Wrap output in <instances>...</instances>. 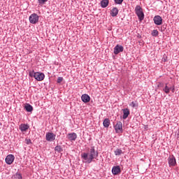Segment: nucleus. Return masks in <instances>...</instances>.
Returning a JSON list of instances; mask_svg holds the SVG:
<instances>
[{
	"mask_svg": "<svg viewBox=\"0 0 179 179\" xmlns=\"http://www.w3.org/2000/svg\"><path fill=\"white\" fill-rule=\"evenodd\" d=\"M122 150L117 149L116 150H115V156H120V155H122Z\"/></svg>",
	"mask_w": 179,
	"mask_h": 179,
	"instance_id": "obj_22",
	"label": "nucleus"
},
{
	"mask_svg": "<svg viewBox=\"0 0 179 179\" xmlns=\"http://www.w3.org/2000/svg\"><path fill=\"white\" fill-rule=\"evenodd\" d=\"M25 143H27V145H31V140H30L29 138H26Z\"/></svg>",
	"mask_w": 179,
	"mask_h": 179,
	"instance_id": "obj_28",
	"label": "nucleus"
},
{
	"mask_svg": "<svg viewBox=\"0 0 179 179\" xmlns=\"http://www.w3.org/2000/svg\"><path fill=\"white\" fill-rule=\"evenodd\" d=\"M99 156V153L94 150V147H92L90 150V153H83L81 157L85 160V163H92L93 159H96Z\"/></svg>",
	"mask_w": 179,
	"mask_h": 179,
	"instance_id": "obj_1",
	"label": "nucleus"
},
{
	"mask_svg": "<svg viewBox=\"0 0 179 179\" xmlns=\"http://www.w3.org/2000/svg\"><path fill=\"white\" fill-rule=\"evenodd\" d=\"M130 106H131V107H133V108H135V107H138V103L132 101L130 103Z\"/></svg>",
	"mask_w": 179,
	"mask_h": 179,
	"instance_id": "obj_26",
	"label": "nucleus"
},
{
	"mask_svg": "<svg viewBox=\"0 0 179 179\" xmlns=\"http://www.w3.org/2000/svg\"><path fill=\"white\" fill-rule=\"evenodd\" d=\"M20 131H22V132H26L27 131V129H29V125L27 124H21L20 126Z\"/></svg>",
	"mask_w": 179,
	"mask_h": 179,
	"instance_id": "obj_17",
	"label": "nucleus"
},
{
	"mask_svg": "<svg viewBox=\"0 0 179 179\" xmlns=\"http://www.w3.org/2000/svg\"><path fill=\"white\" fill-rule=\"evenodd\" d=\"M29 75L31 76H34L36 80H38V82H41V80H44V78H45V76L43 73L40 72H36V73H30Z\"/></svg>",
	"mask_w": 179,
	"mask_h": 179,
	"instance_id": "obj_3",
	"label": "nucleus"
},
{
	"mask_svg": "<svg viewBox=\"0 0 179 179\" xmlns=\"http://www.w3.org/2000/svg\"><path fill=\"white\" fill-rule=\"evenodd\" d=\"M154 22L157 26H160V24H162L163 23V19L162 18V17H160V15H157V16L154 17Z\"/></svg>",
	"mask_w": 179,
	"mask_h": 179,
	"instance_id": "obj_11",
	"label": "nucleus"
},
{
	"mask_svg": "<svg viewBox=\"0 0 179 179\" xmlns=\"http://www.w3.org/2000/svg\"><path fill=\"white\" fill-rule=\"evenodd\" d=\"M81 100L83 103H89L90 101V96L87 94H83L81 96Z\"/></svg>",
	"mask_w": 179,
	"mask_h": 179,
	"instance_id": "obj_14",
	"label": "nucleus"
},
{
	"mask_svg": "<svg viewBox=\"0 0 179 179\" xmlns=\"http://www.w3.org/2000/svg\"><path fill=\"white\" fill-rule=\"evenodd\" d=\"M6 164H12L13 162H15V155H8L6 157Z\"/></svg>",
	"mask_w": 179,
	"mask_h": 179,
	"instance_id": "obj_8",
	"label": "nucleus"
},
{
	"mask_svg": "<svg viewBox=\"0 0 179 179\" xmlns=\"http://www.w3.org/2000/svg\"><path fill=\"white\" fill-rule=\"evenodd\" d=\"M14 178L15 179H22V174L21 173H16L15 175H14Z\"/></svg>",
	"mask_w": 179,
	"mask_h": 179,
	"instance_id": "obj_24",
	"label": "nucleus"
},
{
	"mask_svg": "<svg viewBox=\"0 0 179 179\" xmlns=\"http://www.w3.org/2000/svg\"><path fill=\"white\" fill-rule=\"evenodd\" d=\"M62 80H64V78L62 77H59L57 78V83H61V82H62Z\"/></svg>",
	"mask_w": 179,
	"mask_h": 179,
	"instance_id": "obj_29",
	"label": "nucleus"
},
{
	"mask_svg": "<svg viewBox=\"0 0 179 179\" xmlns=\"http://www.w3.org/2000/svg\"><path fill=\"white\" fill-rule=\"evenodd\" d=\"M162 90L163 92H164V93L169 94L170 93V90H171L172 93H174L176 87H174V85L171 86L170 85H169V83H166L165 87H163Z\"/></svg>",
	"mask_w": 179,
	"mask_h": 179,
	"instance_id": "obj_4",
	"label": "nucleus"
},
{
	"mask_svg": "<svg viewBox=\"0 0 179 179\" xmlns=\"http://www.w3.org/2000/svg\"><path fill=\"white\" fill-rule=\"evenodd\" d=\"M46 2H48V0H38V5H41V6H42V5H45Z\"/></svg>",
	"mask_w": 179,
	"mask_h": 179,
	"instance_id": "obj_23",
	"label": "nucleus"
},
{
	"mask_svg": "<svg viewBox=\"0 0 179 179\" xmlns=\"http://www.w3.org/2000/svg\"><path fill=\"white\" fill-rule=\"evenodd\" d=\"M29 22L32 24H36L38 22V15L33 13L29 16Z\"/></svg>",
	"mask_w": 179,
	"mask_h": 179,
	"instance_id": "obj_5",
	"label": "nucleus"
},
{
	"mask_svg": "<svg viewBox=\"0 0 179 179\" xmlns=\"http://www.w3.org/2000/svg\"><path fill=\"white\" fill-rule=\"evenodd\" d=\"M103 127H105V128H108V127H110V119L108 118L105 119L103 122Z\"/></svg>",
	"mask_w": 179,
	"mask_h": 179,
	"instance_id": "obj_20",
	"label": "nucleus"
},
{
	"mask_svg": "<svg viewBox=\"0 0 179 179\" xmlns=\"http://www.w3.org/2000/svg\"><path fill=\"white\" fill-rule=\"evenodd\" d=\"M128 115H129V109H123V120H127V118H128Z\"/></svg>",
	"mask_w": 179,
	"mask_h": 179,
	"instance_id": "obj_16",
	"label": "nucleus"
},
{
	"mask_svg": "<svg viewBox=\"0 0 179 179\" xmlns=\"http://www.w3.org/2000/svg\"><path fill=\"white\" fill-rule=\"evenodd\" d=\"M67 138L69 141H76L78 135L76 133H70L67 135Z\"/></svg>",
	"mask_w": 179,
	"mask_h": 179,
	"instance_id": "obj_13",
	"label": "nucleus"
},
{
	"mask_svg": "<svg viewBox=\"0 0 179 179\" xmlns=\"http://www.w3.org/2000/svg\"><path fill=\"white\" fill-rule=\"evenodd\" d=\"M55 150L56 152H62V148H61L60 145H57V146L55 147Z\"/></svg>",
	"mask_w": 179,
	"mask_h": 179,
	"instance_id": "obj_25",
	"label": "nucleus"
},
{
	"mask_svg": "<svg viewBox=\"0 0 179 179\" xmlns=\"http://www.w3.org/2000/svg\"><path fill=\"white\" fill-rule=\"evenodd\" d=\"M124 2V0H115V3H117V5H121Z\"/></svg>",
	"mask_w": 179,
	"mask_h": 179,
	"instance_id": "obj_27",
	"label": "nucleus"
},
{
	"mask_svg": "<svg viewBox=\"0 0 179 179\" xmlns=\"http://www.w3.org/2000/svg\"><path fill=\"white\" fill-rule=\"evenodd\" d=\"M151 34L153 37H157L159 36V31H157V29H154Z\"/></svg>",
	"mask_w": 179,
	"mask_h": 179,
	"instance_id": "obj_21",
	"label": "nucleus"
},
{
	"mask_svg": "<svg viewBox=\"0 0 179 179\" xmlns=\"http://www.w3.org/2000/svg\"><path fill=\"white\" fill-rule=\"evenodd\" d=\"M136 14L137 15L139 20L142 21L145 19V15L143 14V10H142L141 6H136L135 8Z\"/></svg>",
	"mask_w": 179,
	"mask_h": 179,
	"instance_id": "obj_2",
	"label": "nucleus"
},
{
	"mask_svg": "<svg viewBox=\"0 0 179 179\" xmlns=\"http://www.w3.org/2000/svg\"><path fill=\"white\" fill-rule=\"evenodd\" d=\"M108 0H102L101 1V8H107V6H108Z\"/></svg>",
	"mask_w": 179,
	"mask_h": 179,
	"instance_id": "obj_18",
	"label": "nucleus"
},
{
	"mask_svg": "<svg viewBox=\"0 0 179 179\" xmlns=\"http://www.w3.org/2000/svg\"><path fill=\"white\" fill-rule=\"evenodd\" d=\"M24 108L26 110V111H27L28 113H31V111H33V106H31V105L27 103L25 106Z\"/></svg>",
	"mask_w": 179,
	"mask_h": 179,
	"instance_id": "obj_19",
	"label": "nucleus"
},
{
	"mask_svg": "<svg viewBox=\"0 0 179 179\" xmlns=\"http://www.w3.org/2000/svg\"><path fill=\"white\" fill-rule=\"evenodd\" d=\"M112 173L114 174V176H117L121 173V168H120L119 166H114L112 169Z\"/></svg>",
	"mask_w": 179,
	"mask_h": 179,
	"instance_id": "obj_12",
	"label": "nucleus"
},
{
	"mask_svg": "<svg viewBox=\"0 0 179 179\" xmlns=\"http://www.w3.org/2000/svg\"><path fill=\"white\" fill-rule=\"evenodd\" d=\"M110 15L113 16V17H115V16L118 15V8L116 7L113 8L110 11Z\"/></svg>",
	"mask_w": 179,
	"mask_h": 179,
	"instance_id": "obj_15",
	"label": "nucleus"
},
{
	"mask_svg": "<svg viewBox=\"0 0 179 179\" xmlns=\"http://www.w3.org/2000/svg\"><path fill=\"white\" fill-rule=\"evenodd\" d=\"M122 51H124V47L121 45H117L113 50L115 55H118V54L122 52Z\"/></svg>",
	"mask_w": 179,
	"mask_h": 179,
	"instance_id": "obj_6",
	"label": "nucleus"
},
{
	"mask_svg": "<svg viewBox=\"0 0 179 179\" xmlns=\"http://www.w3.org/2000/svg\"><path fill=\"white\" fill-rule=\"evenodd\" d=\"M115 129L117 134H121V132H122V122H117L115 126Z\"/></svg>",
	"mask_w": 179,
	"mask_h": 179,
	"instance_id": "obj_9",
	"label": "nucleus"
},
{
	"mask_svg": "<svg viewBox=\"0 0 179 179\" xmlns=\"http://www.w3.org/2000/svg\"><path fill=\"white\" fill-rule=\"evenodd\" d=\"M55 134L54 133L48 132L46 134L45 138L46 141L48 142H52L53 141H55Z\"/></svg>",
	"mask_w": 179,
	"mask_h": 179,
	"instance_id": "obj_7",
	"label": "nucleus"
},
{
	"mask_svg": "<svg viewBox=\"0 0 179 179\" xmlns=\"http://www.w3.org/2000/svg\"><path fill=\"white\" fill-rule=\"evenodd\" d=\"M168 162L170 167L174 166L177 164V162L176 161V157H174V156H170L168 158Z\"/></svg>",
	"mask_w": 179,
	"mask_h": 179,
	"instance_id": "obj_10",
	"label": "nucleus"
},
{
	"mask_svg": "<svg viewBox=\"0 0 179 179\" xmlns=\"http://www.w3.org/2000/svg\"><path fill=\"white\" fill-rule=\"evenodd\" d=\"M163 86H164V84H163V83H158V87H163Z\"/></svg>",
	"mask_w": 179,
	"mask_h": 179,
	"instance_id": "obj_30",
	"label": "nucleus"
}]
</instances>
